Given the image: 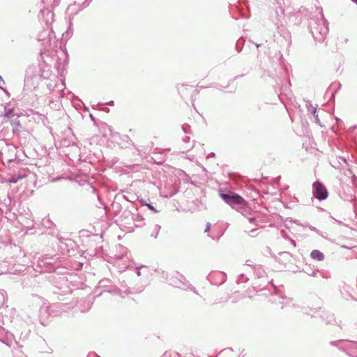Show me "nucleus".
I'll list each match as a JSON object with an SVG mask.
<instances>
[{"instance_id": "obj_1", "label": "nucleus", "mask_w": 357, "mask_h": 357, "mask_svg": "<svg viewBox=\"0 0 357 357\" xmlns=\"http://www.w3.org/2000/svg\"><path fill=\"white\" fill-rule=\"evenodd\" d=\"M314 190V195L319 200L325 199L328 197V192L326 188L319 182H315L313 184Z\"/></svg>"}, {"instance_id": "obj_2", "label": "nucleus", "mask_w": 357, "mask_h": 357, "mask_svg": "<svg viewBox=\"0 0 357 357\" xmlns=\"http://www.w3.org/2000/svg\"><path fill=\"white\" fill-rule=\"evenodd\" d=\"M222 197L229 204H241L243 202V199L237 195H222Z\"/></svg>"}, {"instance_id": "obj_3", "label": "nucleus", "mask_w": 357, "mask_h": 357, "mask_svg": "<svg viewBox=\"0 0 357 357\" xmlns=\"http://www.w3.org/2000/svg\"><path fill=\"white\" fill-rule=\"evenodd\" d=\"M310 256L313 259H316L318 261H323L324 259V254L318 250H312L311 252Z\"/></svg>"}, {"instance_id": "obj_4", "label": "nucleus", "mask_w": 357, "mask_h": 357, "mask_svg": "<svg viewBox=\"0 0 357 357\" xmlns=\"http://www.w3.org/2000/svg\"><path fill=\"white\" fill-rule=\"evenodd\" d=\"M146 206L152 211L158 213V211L150 204H146Z\"/></svg>"}, {"instance_id": "obj_5", "label": "nucleus", "mask_w": 357, "mask_h": 357, "mask_svg": "<svg viewBox=\"0 0 357 357\" xmlns=\"http://www.w3.org/2000/svg\"><path fill=\"white\" fill-rule=\"evenodd\" d=\"M13 112V110H10L8 114H6L7 116H10L11 115V113Z\"/></svg>"}, {"instance_id": "obj_6", "label": "nucleus", "mask_w": 357, "mask_h": 357, "mask_svg": "<svg viewBox=\"0 0 357 357\" xmlns=\"http://www.w3.org/2000/svg\"><path fill=\"white\" fill-rule=\"evenodd\" d=\"M208 229H209V225H208L207 227H206V231H207Z\"/></svg>"}, {"instance_id": "obj_7", "label": "nucleus", "mask_w": 357, "mask_h": 357, "mask_svg": "<svg viewBox=\"0 0 357 357\" xmlns=\"http://www.w3.org/2000/svg\"><path fill=\"white\" fill-rule=\"evenodd\" d=\"M352 1L357 4V0H352Z\"/></svg>"}, {"instance_id": "obj_8", "label": "nucleus", "mask_w": 357, "mask_h": 357, "mask_svg": "<svg viewBox=\"0 0 357 357\" xmlns=\"http://www.w3.org/2000/svg\"><path fill=\"white\" fill-rule=\"evenodd\" d=\"M0 79H1V77H0Z\"/></svg>"}]
</instances>
